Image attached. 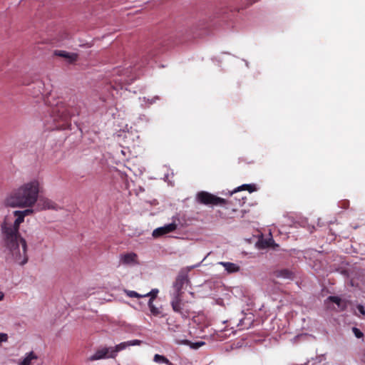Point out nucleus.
<instances>
[{"label": "nucleus", "instance_id": "1", "mask_svg": "<svg viewBox=\"0 0 365 365\" xmlns=\"http://www.w3.org/2000/svg\"><path fill=\"white\" fill-rule=\"evenodd\" d=\"M39 192L38 180H32L13 189L4 200L6 207L26 208L7 215L1 225L7 259L19 265H24L28 262L27 245L19 233V226L26 216L33 214L34 210L31 208L36 204Z\"/></svg>", "mask_w": 365, "mask_h": 365}, {"label": "nucleus", "instance_id": "2", "mask_svg": "<svg viewBox=\"0 0 365 365\" xmlns=\"http://www.w3.org/2000/svg\"><path fill=\"white\" fill-rule=\"evenodd\" d=\"M76 115H79L76 108H70L63 102L58 103L51 108L49 119L46 120V126L48 130L70 129L71 118Z\"/></svg>", "mask_w": 365, "mask_h": 365}, {"label": "nucleus", "instance_id": "3", "mask_svg": "<svg viewBox=\"0 0 365 365\" xmlns=\"http://www.w3.org/2000/svg\"><path fill=\"white\" fill-rule=\"evenodd\" d=\"M170 304L173 310L180 314L182 317H188L190 313V309L187 302L182 300V296L173 295Z\"/></svg>", "mask_w": 365, "mask_h": 365}, {"label": "nucleus", "instance_id": "4", "mask_svg": "<svg viewBox=\"0 0 365 365\" xmlns=\"http://www.w3.org/2000/svg\"><path fill=\"white\" fill-rule=\"evenodd\" d=\"M197 201L205 205H226L227 200L225 199L217 197L206 191H200L197 194Z\"/></svg>", "mask_w": 365, "mask_h": 365}, {"label": "nucleus", "instance_id": "5", "mask_svg": "<svg viewBox=\"0 0 365 365\" xmlns=\"http://www.w3.org/2000/svg\"><path fill=\"white\" fill-rule=\"evenodd\" d=\"M189 283L190 281L187 274L182 272L180 273L177 277L176 280L173 284L175 292L173 293V295L179 294V296H182V289L184 288L185 286H187Z\"/></svg>", "mask_w": 365, "mask_h": 365}, {"label": "nucleus", "instance_id": "6", "mask_svg": "<svg viewBox=\"0 0 365 365\" xmlns=\"http://www.w3.org/2000/svg\"><path fill=\"white\" fill-rule=\"evenodd\" d=\"M114 73L118 76V78L114 79L115 83L119 84L129 83L133 78H129V73H130L128 68H115Z\"/></svg>", "mask_w": 365, "mask_h": 365}, {"label": "nucleus", "instance_id": "7", "mask_svg": "<svg viewBox=\"0 0 365 365\" xmlns=\"http://www.w3.org/2000/svg\"><path fill=\"white\" fill-rule=\"evenodd\" d=\"M36 205L38 210H57L58 208V205L55 202L47 197H38Z\"/></svg>", "mask_w": 365, "mask_h": 365}, {"label": "nucleus", "instance_id": "8", "mask_svg": "<svg viewBox=\"0 0 365 365\" xmlns=\"http://www.w3.org/2000/svg\"><path fill=\"white\" fill-rule=\"evenodd\" d=\"M177 229V224L172 222L154 230L153 236L158 237L175 231Z\"/></svg>", "mask_w": 365, "mask_h": 365}, {"label": "nucleus", "instance_id": "9", "mask_svg": "<svg viewBox=\"0 0 365 365\" xmlns=\"http://www.w3.org/2000/svg\"><path fill=\"white\" fill-rule=\"evenodd\" d=\"M110 353V347H103L98 349L96 351L89 357L90 361L100 360L106 358H110L109 354Z\"/></svg>", "mask_w": 365, "mask_h": 365}, {"label": "nucleus", "instance_id": "10", "mask_svg": "<svg viewBox=\"0 0 365 365\" xmlns=\"http://www.w3.org/2000/svg\"><path fill=\"white\" fill-rule=\"evenodd\" d=\"M54 55L56 56H59L63 58H66L67 61L70 63H73L76 62L78 58V53H69L66 51L61 50H56L54 51Z\"/></svg>", "mask_w": 365, "mask_h": 365}, {"label": "nucleus", "instance_id": "11", "mask_svg": "<svg viewBox=\"0 0 365 365\" xmlns=\"http://www.w3.org/2000/svg\"><path fill=\"white\" fill-rule=\"evenodd\" d=\"M120 259L123 264L130 265L138 264V255L134 252H128L121 255Z\"/></svg>", "mask_w": 365, "mask_h": 365}, {"label": "nucleus", "instance_id": "12", "mask_svg": "<svg viewBox=\"0 0 365 365\" xmlns=\"http://www.w3.org/2000/svg\"><path fill=\"white\" fill-rule=\"evenodd\" d=\"M273 275L277 278H283L289 279H292L294 277L293 272L288 269L275 270L273 272Z\"/></svg>", "mask_w": 365, "mask_h": 365}, {"label": "nucleus", "instance_id": "13", "mask_svg": "<svg viewBox=\"0 0 365 365\" xmlns=\"http://www.w3.org/2000/svg\"><path fill=\"white\" fill-rule=\"evenodd\" d=\"M128 346H129L128 341H124L120 343L119 344L116 345L114 347H110V353L109 354V356L111 359H115L117 356L118 352L126 349Z\"/></svg>", "mask_w": 365, "mask_h": 365}, {"label": "nucleus", "instance_id": "14", "mask_svg": "<svg viewBox=\"0 0 365 365\" xmlns=\"http://www.w3.org/2000/svg\"><path fill=\"white\" fill-rule=\"evenodd\" d=\"M218 264L223 266L228 273H234L240 270V267L237 264L232 262H218Z\"/></svg>", "mask_w": 365, "mask_h": 365}, {"label": "nucleus", "instance_id": "15", "mask_svg": "<svg viewBox=\"0 0 365 365\" xmlns=\"http://www.w3.org/2000/svg\"><path fill=\"white\" fill-rule=\"evenodd\" d=\"M38 356L34 351H31L27 354L26 356L19 364L20 365H31L32 360L37 359Z\"/></svg>", "mask_w": 365, "mask_h": 365}, {"label": "nucleus", "instance_id": "16", "mask_svg": "<svg viewBox=\"0 0 365 365\" xmlns=\"http://www.w3.org/2000/svg\"><path fill=\"white\" fill-rule=\"evenodd\" d=\"M153 361L158 364H165L166 365H174L171 361H169L165 356L160 354H155Z\"/></svg>", "mask_w": 365, "mask_h": 365}, {"label": "nucleus", "instance_id": "17", "mask_svg": "<svg viewBox=\"0 0 365 365\" xmlns=\"http://www.w3.org/2000/svg\"><path fill=\"white\" fill-rule=\"evenodd\" d=\"M240 190H248L249 192H252L257 190L256 185L255 184H245L242 186L239 187L237 190H235L234 192Z\"/></svg>", "mask_w": 365, "mask_h": 365}, {"label": "nucleus", "instance_id": "18", "mask_svg": "<svg viewBox=\"0 0 365 365\" xmlns=\"http://www.w3.org/2000/svg\"><path fill=\"white\" fill-rule=\"evenodd\" d=\"M148 307H149V309H150V311L151 312V314L153 315V316H158L160 315V311L158 308H157L156 307L154 306L153 302H152V299H150L149 301H148Z\"/></svg>", "mask_w": 365, "mask_h": 365}, {"label": "nucleus", "instance_id": "19", "mask_svg": "<svg viewBox=\"0 0 365 365\" xmlns=\"http://www.w3.org/2000/svg\"><path fill=\"white\" fill-rule=\"evenodd\" d=\"M328 300L333 303H335L336 304L338 305V307H341V299L339 297L330 296L328 297Z\"/></svg>", "mask_w": 365, "mask_h": 365}, {"label": "nucleus", "instance_id": "20", "mask_svg": "<svg viewBox=\"0 0 365 365\" xmlns=\"http://www.w3.org/2000/svg\"><path fill=\"white\" fill-rule=\"evenodd\" d=\"M158 293V289H153L151 292H150L145 294H143V297H150V299H152V302H153V299L156 297Z\"/></svg>", "mask_w": 365, "mask_h": 365}, {"label": "nucleus", "instance_id": "21", "mask_svg": "<svg viewBox=\"0 0 365 365\" xmlns=\"http://www.w3.org/2000/svg\"><path fill=\"white\" fill-rule=\"evenodd\" d=\"M127 296L130 297H135V298H142L143 297V295L138 294L135 291H127L126 292Z\"/></svg>", "mask_w": 365, "mask_h": 365}, {"label": "nucleus", "instance_id": "22", "mask_svg": "<svg viewBox=\"0 0 365 365\" xmlns=\"http://www.w3.org/2000/svg\"><path fill=\"white\" fill-rule=\"evenodd\" d=\"M352 331L354 334L355 336L358 339L362 338L364 336L363 332L356 327H353Z\"/></svg>", "mask_w": 365, "mask_h": 365}, {"label": "nucleus", "instance_id": "23", "mask_svg": "<svg viewBox=\"0 0 365 365\" xmlns=\"http://www.w3.org/2000/svg\"><path fill=\"white\" fill-rule=\"evenodd\" d=\"M128 341V344H129V346H136V345H140L142 341L140 340H138V339H134V340H130V341Z\"/></svg>", "mask_w": 365, "mask_h": 365}, {"label": "nucleus", "instance_id": "24", "mask_svg": "<svg viewBox=\"0 0 365 365\" xmlns=\"http://www.w3.org/2000/svg\"><path fill=\"white\" fill-rule=\"evenodd\" d=\"M356 309L357 310L360 312V314L363 316H365V308L363 305L361 304H358L356 306Z\"/></svg>", "mask_w": 365, "mask_h": 365}, {"label": "nucleus", "instance_id": "25", "mask_svg": "<svg viewBox=\"0 0 365 365\" xmlns=\"http://www.w3.org/2000/svg\"><path fill=\"white\" fill-rule=\"evenodd\" d=\"M8 340V336L6 334L0 333V343L5 342Z\"/></svg>", "mask_w": 365, "mask_h": 365}, {"label": "nucleus", "instance_id": "26", "mask_svg": "<svg viewBox=\"0 0 365 365\" xmlns=\"http://www.w3.org/2000/svg\"><path fill=\"white\" fill-rule=\"evenodd\" d=\"M271 242H274L273 240L272 239H270L269 240H266L264 241V243H265V247H269L270 245H271Z\"/></svg>", "mask_w": 365, "mask_h": 365}, {"label": "nucleus", "instance_id": "27", "mask_svg": "<svg viewBox=\"0 0 365 365\" xmlns=\"http://www.w3.org/2000/svg\"><path fill=\"white\" fill-rule=\"evenodd\" d=\"M4 298V294L2 292H0V301L3 300Z\"/></svg>", "mask_w": 365, "mask_h": 365}, {"label": "nucleus", "instance_id": "28", "mask_svg": "<svg viewBox=\"0 0 365 365\" xmlns=\"http://www.w3.org/2000/svg\"><path fill=\"white\" fill-rule=\"evenodd\" d=\"M345 309V306H344L343 307H341V309L344 310Z\"/></svg>", "mask_w": 365, "mask_h": 365}]
</instances>
